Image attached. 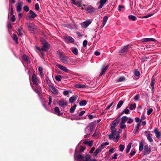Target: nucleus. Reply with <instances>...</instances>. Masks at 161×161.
I'll return each instance as SVG.
<instances>
[{
  "label": "nucleus",
  "mask_w": 161,
  "mask_h": 161,
  "mask_svg": "<svg viewBox=\"0 0 161 161\" xmlns=\"http://www.w3.org/2000/svg\"><path fill=\"white\" fill-rule=\"evenodd\" d=\"M74 157L75 159L77 160L78 161H97L95 159L91 160V157L89 155L83 156L80 155L78 152H76V150H75Z\"/></svg>",
  "instance_id": "f257e3e1"
},
{
  "label": "nucleus",
  "mask_w": 161,
  "mask_h": 161,
  "mask_svg": "<svg viewBox=\"0 0 161 161\" xmlns=\"http://www.w3.org/2000/svg\"><path fill=\"white\" fill-rule=\"evenodd\" d=\"M112 132L111 134L108 136V138L110 139H113V141L117 142L119 139V134H116L115 131H111Z\"/></svg>",
  "instance_id": "f03ea898"
},
{
  "label": "nucleus",
  "mask_w": 161,
  "mask_h": 161,
  "mask_svg": "<svg viewBox=\"0 0 161 161\" xmlns=\"http://www.w3.org/2000/svg\"><path fill=\"white\" fill-rule=\"evenodd\" d=\"M25 25L28 30L31 32H33L37 29V26L33 23H26Z\"/></svg>",
  "instance_id": "7ed1b4c3"
},
{
  "label": "nucleus",
  "mask_w": 161,
  "mask_h": 161,
  "mask_svg": "<svg viewBox=\"0 0 161 161\" xmlns=\"http://www.w3.org/2000/svg\"><path fill=\"white\" fill-rule=\"evenodd\" d=\"M95 127L92 124H90L85 128V133L87 135H89L91 134L94 130Z\"/></svg>",
  "instance_id": "20e7f679"
},
{
  "label": "nucleus",
  "mask_w": 161,
  "mask_h": 161,
  "mask_svg": "<svg viewBox=\"0 0 161 161\" xmlns=\"http://www.w3.org/2000/svg\"><path fill=\"white\" fill-rule=\"evenodd\" d=\"M58 54L59 55V57L60 60L64 63L67 64L68 61V58L63 56L60 52H58Z\"/></svg>",
  "instance_id": "39448f33"
},
{
  "label": "nucleus",
  "mask_w": 161,
  "mask_h": 161,
  "mask_svg": "<svg viewBox=\"0 0 161 161\" xmlns=\"http://www.w3.org/2000/svg\"><path fill=\"white\" fill-rule=\"evenodd\" d=\"M91 19H88L81 24L82 27L83 28H87L92 22Z\"/></svg>",
  "instance_id": "423d86ee"
},
{
  "label": "nucleus",
  "mask_w": 161,
  "mask_h": 161,
  "mask_svg": "<svg viewBox=\"0 0 161 161\" xmlns=\"http://www.w3.org/2000/svg\"><path fill=\"white\" fill-rule=\"evenodd\" d=\"M58 103L59 106L64 108H65L67 105V101L62 99L59 100Z\"/></svg>",
  "instance_id": "0eeeda50"
},
{
  "label": "nucleus",
  "mask_w": 161,
  "mask_h": 161,
  "mask_svg": "<svg viewBox=\"0 0 161 161\" xmlns=\"http://www.w3.org/2000/svg\"><path fill=\"white\" fill-rule=\"evenodd\" d=\"M119 121V119L118 118H117L112 122L111 125V131H115L114 130V128L116 125H118Z\"/></svg>",
  "instance_id": "6e6552de"
},
{
  "label": "nucleus",
  "mask_w": 161,
  "mask_h": 161,
  "mask_svg": "<svg viewBox=\"0 0 161 161\" xmlns=\"http://www.w3.org/2000/svg\"><path fill=\"white\" fill-rule=\"evenodd\" d=\"M23 4V3L21 2H18L16 4L15 7L17 12H20L21 11Z\"/></svg>",
  "instance_id": "1a4fd4ad"
},
{
  "label": "nucleus",
  "mask_w": 161,
  "mask_h": 161,
  "mask_svg": "<svg viewBox=\"0 0 161 161\" xmlns=\"http://www.w3.org/2000/svg\"><path fill=\"white\" fill-rule=\"evenodd\" d=\"M48 88L49 90L53 94H57L58 93V91L54 87L51 85H48Z\"/></svg>",
  "instance_id": "9d476101"
},
{
  "label": "nucleus",
  "mask_w": 161,
  "mask_h": 161,
  "mask_svg": "<svg viewBox=\"0 0 161 161\" xmlns=\"http://www.w3.org/2000/svg\"><path fill=\"white\" fill-rule=\"evenodd\" d=\"M129 45L124 46L122 49L119 51V54L122 55L124 53H126L128 51Z\"/></svg>",
  "instance_id": "9b49d317"
},
{
  "label": "nucleus",
  "mask_w": 161,
  "mask_h": 161,
  "mask_svg": "<svg viewBox=\"0 0 161 161\" xmlns=\"http://www.w3.org/2000/svg\"><path fill=\"white\" fill-rule=\"evenodd\" d=\"M84 6L85 7V10L89 13H92L95 11L94 8L92 6L87 5L86 6L85 5H84Z\"/></svg>",
  "instance_id": "f8f14e48"
},
{
  "label": "nucleus",
  "mask_w": 161,
  "mask_h": 161,
  "mask_svg": "<svg viewBox=\"0 0 161 161\" xmlns=\"http://www.w3.org/2000/svg\"><path fill=\"white\" fill-rule=\"evenodd\" d=\"M56 66L60 69L64 71V72L68 73L69 72V70L67 69V68L61 64H57Z\"/></svg>",
  "instance_id": "ddd939ff"
},
{
  "label": "nucleus",
  "mask_w": 161,
  "mask_h": 161,
  "mask_svg": "<svg viewBox=\"0 0 161 161\" xmlns=\"http://www.w3.org/2000/svg\"><path fill=\"white\" fill-rule=\"evenodd\" d=\"M30 15L29 16L26 18L27 20H30L31 18L33 19L37 16V15L32 10L30 11Z\"/></svg>",
  "instance_id": "4468645a"
},
{
  "label": "nucleus",
  "mask_w": 161,
  "mask_h": 161,
  "mask_svg": "<svg viewBox=\"0 0 161 161\" xmlns=\"http://www.w3.org/2000/svg\"><path fill=\"white\" fill-rule=\"evenodd\" d=\"M32 80L35 86H37L38 85V83L39 82L38 79L36 78V75L33 74L32 76Z\"/></svg>",
  "instance_id": "2eb2a0df"
},
{
  "label": "nucleus",
  "mask_w": 161,
  "mask_h": 161,
  "mask_svg": "<svg viewBox=\"0 0 161 161\" xmlns=\"http://www.w3.org/2000/svg\"><path fill=\"white\" fill-rule=\"evenodd\" d=\"M49 47V45L47 42L43 43V47L41 48L42 51H46L48 50Z\"/></svg>",
  "instance_id": "dca6fc26"
},
{
  "label": "nucleus",
  "mask_w": 161,
  "mask_h": 161,
  "mask_svg": "<svg viewBox=\"0 0 161 161\" xmlns=\"http://www.w3.org/2000/svg\"><path fill=\"white\" fill-rule=\"evenodd\" d=\"M108 1V0H100L99 2L100 5L98 7V9L101 8Z\"/></svg>",
  "instance_id": "f3484780"
},
{
  "label": "nucleus",
  "mask_w": 161,
  "mask_h": 161,
  "mask_svg": "<svg viewBox=\"0 0 161 161\" xmlns=\"http://www.w3.org/2000/svg\"><path fill=\"white\" fill-rule=\"evenodd\" d=\"M144 154L146 155L148 154L151 152V150L150 148L149 147L148 145H146L144 147Z\"/></svg>",
  "instance_id": "a211bd4d"
},
{
  "label": "nucleus",
  "mask_w": 161,
  "mask_h": 161,
  "mask_svg": "<svg viewBox=\"0 0 161 161\" xmlns=\"http://www.w3.org/2000/svg\"><path fill=\"white\" fill-rule=\"evenodd\" d=\"M78 98V97L77 95H74L69 99V102L71 103H72L75 101Z\"/></svg>",
  "instance_id": "6ab92c4d"
},
{
  "label": "nucleus",
  "mask_w": 161,
  "mask_h": 161,
  "mask_svg": "<svg viewBox=\"0 0 161 161\" xmlns=\"http://www.w3.org/2000/svg\"><path fill=\"white\" fill-rule=\"evenodd\" d=\"M108 65H107L106 66H103L101 69V72L100 74V76H102L104 74L107 70V69L108 68Z\"/></svg>",
  "instance_id": "aec40b11"
},
{
  "label": "nucleus",
  "mask_w": 161,
  "mask_h": 161,
  "mask_svg": "<svg viewBox=\"0 0 161 161\" xmlns=\"http://www.w3.org/2000/svg\"><path fill=\"white\" fill-rule=\"evenodd\" d=\"M102 146H99L98 148L95 151L94 154V155L95 156H96L97 154L101 151L102 149H103L102 148L103 147H102Z\"/></svg>",
  "instance_id": "412c9836"
},
{
  "label": "nucleus",
  "mask_w": 161,
  "mask_h": 161,
  "mask_svg": "<svg viewBox=\"0 0 161 161\" xmlns=\"http://www.w3.org/2000/svg\"><path fill=\"white\" fill-rule=\"evenodd\" d=\"M65 39L69 43H73L74 42V39L69 36H66Z\"/></svg>",
  "instance_id": "4be33fe9"
},
{
  "label": "nucleus",
  "mask_w": 161,
  "mask_h": 161,
  "mask_svg": "<svg viewBox=\"0 0 161 161\" xmlns=\"http://www.w3.org/2000/svg\"><path fill=\"white\" fill-rule=\"evenodd\" d=\"M154 132L155 134L156 137L158 138H159L161 136V133L158 131V130L157 128L154 129Z\"/></svg>",
  "instance_id": "5701e85b"
},
{
  "label": "nucleus",
  "mask_w": 161,
  "mask_h": 161,
  "mask_svg": "<svg viewBox=\"0 0 161 161\" xmlns=\"http://www.w3.org/2000/svg\"><path fill=\"white\" fill-rule=\"evenodd\" d=\"M152 136V135L150 133H148L147 135V138L149 142H152L153 141Z\"/></svg>",
  "instance_id": "b1692460"
},
{
  "label": "nucleus",
  "mask_w": 161,
  "mask_h": 161,
  "mask_svg": "<svg viewBox=\"0 0 161 161\" xmlns=\"http://www.w3.org/2000/svg\"><path fill=\"white\" fill-rule=\"evenodd\" d=\"M75 86L78 88H84L86 87V86L85 85H82L79 84H76L75 85Z\"/></svg>",
  "instance_id": "393cba45"
},
{
  "label": "nucleus",
  "mask_w": 161,
  "mask_h": 161,
  "mask_svg": "<svg viewBox=\"0 0 161 161\" xmlns=\"http://www.w3.org/2000/svg\"><path fill=\"white\" fill-rule=\"evenodd\" d=\"M72 52L75 55H77L78 54V50L76 48L72 47L70 48Z\"/></svg>",
  "instance_id": "a878e982"
},
{
  "label": "nucleus",
  "mask_w": 161,
  "mask_h": 161,
  "mask_svg": "<svg viewBox=\"0 0 161 161\" xmlns=\"http://www.w3.org/2000/svg\"><path fill=\"white\" fill-rule=\"evenodd\" d=\"M54 109L55 111L57 113L58 115L60 116L62 114V113H60L59 108L58 107H56Z\"/></svg>",
  "instance_id": "bb28decb"
},
{
  "label": "nucleus",
  "mask_w": 161,
  "mask_h": 161,
  "mask_svg": "<svg viewBox=\"0 0 161 161\" xmlns=\"http://www.w3.org/2000/svg\"><path fill=\"white\" fill-rule=\"evenodd\" d=\"M83 143L86 145H87L90 147H91L92 146V141H85Z\"/></svg>",
  "instance_id": "cd10ccee"
},
{
  "label": "nucleus",
  "mask_w": 161,
  "mask_h": 161,
  "mask_svg": "<svg viewBox=\"0 0 161 161\" xmlns=\"http://www.w3.org/2000/svg\"><path fill=\"white\" fill-rule=\"evenodd\" d=\"M155 40L153 38H145L142 40V42H147L148 41H154Z\"/></svg>",
  "instance_id": "c85d7f7f"
},
{
  "label": "nucleus",
  "mask_w": 161,
  "mask_h": 161,
  "mask_svg": "<svg viewBox=\"0 0 161 161\" xmlns=\"http://www.w3.org/2000/svg\"><path fill=\"white\" fill-rule=\"evenodd\" d=\"M136 104L134 103L130 104L129 105V108L131 110L134 109L136 108Z\"/></svg>",
  "instance_id": "c756f323"
},
{
  "label": "nucleus",
  "mask_w": 161,
  "mask_h": 161,
  "mask_svg": "<svg viewBox=\"0 0 161 161\" xmlns=\"http://www.w3.org/2000/svg\"><path fill=\"white\" fill-rule=\"evenodd\" d=\"M154 81L155 79L152 77L151 79V82L150 83V85L151 86V89L152 90H153L154 89Z\"/></svg>",
  "instance_id": "7c9ffc66"
},
{
  "label": "nucleus",
  "mask_w": 161,
  "mask_h": 161,
  "mask_svg": "<svg viewBox=\"0 0 161 161\" xmlns=\"http://www.w3.org/2000/svg\"><path fill=\"white\" fill-rule=\"evenodd\" d=\"M35 87L36 88H33L35 92L37 93H39L40 91V87L38 85L37 86H35Z\"/></svg>",
  "instance_id": "2f4dec72"
},
{
  "label": "nucleus",
  "mask_w": 161,
  "mask_h": 161,
  "mask_svg": "<svg viewBox=\"0 0 161 161\" xmlns=\"http://www.w3.org/2000/svg\"><path fill=\"white\" fill-rule=\"evenodd\" d=\"M87 102L85 100L81 101L79 103V105L80 106H84L86 105Z\"/></svg>",
  "instance_id": "473e14b6"
},
{
  "label": "nucleus",
  "mask_w": 161,
  "mask_h": 161,
  "mask_svg": "<svg viewBox=\"0 0 161 161\" xmlns=\"http://www.w3.org/2000/svg\"><path fill=\"white\" fill-rule=\"evenodd\" d=\"M128 118L126 116H124L122 117L121 119V122L125 123L127 120Z\"/></svg>",
  "instance_id": "72a5a7b5"
},
{
  "label": "nucleus",
  "mask_w": 161,
  "mask_h": 161,
  "mask_svg": "<svg viewBox=\"0 0 161 161\" xmlns=\"http://www.w3.org/2000/svg\"><path fill=\"white\" fill-rule=\"evenodd\" d=\"M132 143H130L128 145L126 149V153H128L130 149Z\"/></svg>",
  "instance_id": "f704fd0d"
},
{
  "label": "nucleus",
  "mask_w": 161,
  "mask_h": 161,
  "mask_svg": "<svg viewBox=\"0 0 161 161\" xmlns=\"http://www.w3.org/2000/svg\"><path fill=\"white\" fill-rule=\"evenodd\" d=\"M23 59L25 61L27 62V63L29 61V58L28 56L26 55H24L22 56Z\"/></svg>",
  "instance_id": "c9c22d12"
},
{
  "label": "nucleus",
  "mask_w": 161,
  "mask_h": 161,
  "mask_svg": "<svg viewBox=\"0 0 161 161\" xmlns=\"http://www.w3.org/2000/svg\"><path fill=\"white\" fill-rule=\"evenodd\" d=\"M125 80V77L124 76H121L117 80L118 82H121L124 81Z\"/></svg>",
  "instance_id": "e433bc0d"
},
{
  "label": "nucleus",
  "mask_w": 161,
  "mask_h": 161,
  "mask_svg": "<svg viewBox=\"0 0 161 161\" xmlns=\"http://www.w3.org/2000/svg\"><path fill=\"white\" fill-rule=\"evenodd\" d=\"M119 125L120 128L121 129H123L126 128V126L125 123L120 122Z\"/></svg>",
  "instance_id": "4c0bfd02"
},
{
  "label": "nucleus",
  "mask_w": 161,
  "mask_h": 161,
  "mask_svg": "<svg viewBox=\"0 0 161 161\" xmlns=\"http://www.w3.org/2000/svg\"><path fill=\"white\" fill-rule=\"evenodd\" d=\"M128 18L130 19H131L133 21L135 20L136 19V17L135 16L133 15H129L128 16Z\"/></svg>",
  "instance_id": "58836bf2"
},
{
  "label": "nucleus",
  "mask_w": 161,
  "mask_h": 161,
  "mask_svg": "<svg viewBox=\"0 0 161 161\" xmlns=\"http://www.w3.org/2000/svg\"><path fill=\"white\" fill-rule=\"evenodd\" d=\"M123 102L122 101H120L117 106V108H120L123 103Z\"/></svg>",
  "instance_id": "ea45409f"
},
{
  "label": "nucleus",
  "mask_w": 161,
  "mask_h": 161,
  "mask_svg": "<svg viewBox=\"0 0 161 161\" xmlns=\"http://www.w3.org/2000/svg\"><path fill=\"white\" fill-rule=\"evenodd\" d=\"M76 106L75 105H74L73 106L71 107L70 109V112L71 113H73L75 109Z\"/></svg>",
  "instance_id": "a19ab883"
},
{
  "label": "nucleus",
  "mask_w": 161,
  "mask_h": 161,
  "mask_svg": "<svg viewBox=\"0 0 161 161\" xmlns=\"http://www.w3.org/2000/svg\"><path fill=\"white\" fill-rule=\"evenodd\" d=\"M72 3L74 5H77L79 7H81V3L79 2H75V1H73Z\"/></svg>",
  "instance_id": "79ce46f5"
},
{
  "label": "nucleus",
  "mask_w": 161,
  "mask_h": 161,
  "mask_svg": "<svg viewBox=\"0 0 161 161\" xmlns=\"http://www.w3.org/2000/svg\"><path fill=\"white\" fill-rule=\"evenodd\" d=\"M108 19V17L107 16H105L103 18V27L105 25L107 20Z\"/></svg>",
  "instance_id": "37998d69"
},
{
  "label": "nucleus",
  "mask_w": 161,
  "mask_h": 161,
  "mask_svg": "<svg viewBox=\"0 0 161 161\" xmlns=\"http://www.w3.org/2000/svg\"><path fill=\"white\" fill-rule=\"evenodd\" d=\"M55 79L57 81H59L61 80V76L60 75H57L55 77Z\"/></svg>",
  "instance_id": "c03bdc74"
},
{
  "label": "nucleus",
  "mask_w": 161,
  "mask_h": 161,
  "mask_svg": "<svg viewBox=\"0 0 161 161\" xmlns=\"http://www.w3.org/2000/svg\"><path fill=\"white\" fill-rule=\"evenodd\" d=\"M119 150L121 152H123L125 148V146L124 145H120L119 147Z\"/></svg>",
  "instance_id": "a18cd8bd"
},
{
  "label": "nucleus",
  "mask_w": 161,
  "mask_h": 161,
  "mask_svg": "<svg viewBox=\"0 0 161 161\" xmlns=\"http://www.w3.org/2000/svg\"><path fill=\"white\" fill-rule=\"evenodd\" d=\"M18 34L19 36H21L22 35V30L21 29H19L18 30Z\"/></svg>",
  "instance_id": "49530a36"
},
{
  "label": "nucleus",
  "mask_w": 161,
  "mask_h": 161,
  "mask_svg": "<svg viewBox=\"0 0 161 161\" xmlns=\"http://www.w3.org/2000/svg\"><path fill=\"white\" fill-rule=\"evenodd\" d=\"M140 122H139L136 125V129H135V133L136 132L139 130V128L140 127Z\"/></svg>",
  "instance_id": "de8ad7c7"
},
{
  "label": "nucleus",
  "mask_w": 161,
  "mask_h": 161,
  "mask_svg": "<svg viewBox=\"0 0 161 161\" xmlns=\"http://www.w3.org/2000/svg\"><path fill=\"white\" fill-rule=\"evenodd\" d=\"M143 149V144L142 142H141L139 144V150L142 151Z\"/></svg>",
  "instance_id": "09e8293b"
},
{
  "label": "nucleus",
  "mask_w": 161,
  "mask_h": 161,
  "mask_svg": "<svg viewBox=\"0 0 161 161\" xmlns=\"http://www.w3.org/2000/svg\"><path fill=\"white\" fill-rule=\"evenodd\" d=\"M134 75L136 76H139L140 75V72L137 70H135L134 72Z\"/></svg>",
  "instance_id": "8fccbe9b"
},
{
  "label": "nucleus",
  "mask_w": 161,
  "mask_h": 161,
  "mask_svg": "<svg viewBox=\"0 0 161 161\" xmlns=\"http://www.w3.org/2000/svg\"><path fill=\"white\" fill-rule=\"evenodd\" d=\"M129 110L128 109V108L127 107L126 108L124 109L123 112V114L125 113V114H128L129 113Z\"/></svg>",
  "instance_id": "3c124183"
},
{
  "label": "nucleus",
  "mask_w": 161,
  "mask_h": 161,
  "mask_svg": "<svg viewBox=\"0 0 161 161\" xmlns=\"http://www.w3.org/2000/svg\"><path fill=\"white\" fill-rule=\"evenodd\" d=\"M13 39L16 42V43H18V37L15 35H14L13 36Z\"/></svg>",
  "instance_id": "603ef678"
},
{
  "label": "nucleus",
  "mask_w": 161,
  "mask_h": 161,
  "mask_svg": "<svg viewBox=\"0 0 161 161\" xmlns=\"http://www.w3.org/2000/svg\"><path fill=\"white\" fill-rule=\"evenodd\" d=\"M109 144L108 142H106L104 143H103L101 144V145H100V146H102V147H103L102 148H104L105 146Z\"/></svg>",
  "instance_id": "864d4df0"
},
{
  "label": "nucleus",
  "mask_w": 161,
  "mask_h": 161,
  "mask_svg": "<svg viewBox=\"0 0 161 161\" xmlns=\"http://www.w3.org/2000/svg\"><path fill=\"white\" fill-rule=\"evenodd\" d=\"M153 109L152 108H150L147 110V113L148 115H150L152 112Z\"/></svg>",
  "instance_id": "5fc2aeb1"
},
{
  "label": "nucleus",
  "mask_w": 161,
  "mask_h": 161,
  "mask_svg": "<svg viewBox=\"0 0 161 161\" xmlns=\"http://www.w3.org/2000/svg\"><path fill=\"white\" fill-rule=\"evenodd\" d=\"M38 70L39 71L41 75H42L43 73H42V68L41 67H39L38 68Z\"/></svg>",
  "instance_id": "6e6d98bb"
},
{
  "label": "nucleus",
  "mask_w": 161,
  "mask_h": 161,
  "mask_svg": "<svg viewBox=\"0 0 161 161\" xmlns=\"http://www.w3.org/2000/svg\"><path fill=\"white\" fill-rule=\"evenodd\" d=\"M139 95H136L134 97V100L135 101H138L139 100Z\"/></svg>",
  "instance_id": "4d7b16f0"
},
{
  "label": "nucleus",
  "mask_w": 161,
  "mask_h": 161,
  "mask_svg": "<svg viewBox=\"0 0 161 161\" xmlns=\"http://www.w3.org/2000/svg\"><path fill=\"white\" fill-rule=\"evenodd\" d=\"M135 121L136 122L139 123L141 122V120L140 119V118L138 117H136L135 118Z\"/></svg>",
  "instance_id": "13d9d810"
},
{
  "label": "nucleus",
  "mask_w": 161,
  "mask_h": 161,
  "mask_svg": "<svg viewBox=\"0 0 161 161\" xmlns=\"http://www.w3.org/2000/svg\"><path fill=\"white\" fill-rule=\"evenodd\" d=\"M35 8L36 10L38 11L39 9V5L38 3H36L35 5Z\"/></svg>",
  "instance_id": "bf43d9fd"
},
{
  "label": "nucleus",
  "mask_w": 161,
  "mask_h": 161,
  "mask_svg": "<svg viewBox=\"0 0 161 161\" xmlns=\"http://www.w3.org/2000/svg\"><path fill=\"white\" fill-rule=\"evenodd\" d=\"M24 10L26 12H28L29 10V7L27 6H25L24 7Z\"/></svg>",
  "instance_id": "052dcab7"
},
{
  "label": "nucleus",
  "mask_w": 161,
  "mask_h": 161,
  "mask_svg": "<svg viewBox=\"0 0 161 161\" xmlns=\"http://www.w3.org/2000/svg\"><path fill=\"white\" fill-rule=\"evenodd\" d=\"M69 93V92L67 90L64 91L63 92V94L64 96H66L68 95Z\"/></svg>",
  "instance_id": "680f3d73"
},
{
  "label": "nucleus",
  "mask_w": 161,
  "mask_h": 161,
  "mask_svg": "<svg viewBox=\"0 0 161 161\" xmlns=\"http://www.w3.org/2000/svg\"><path fill=\"white\" fill-rule=\"evenodd\" d=\"M153 15V14H148L147 15H145L143 17V18H147L149 17H150L151 16H152Z\"/></svg>",
  "instance_id": "e2e57ef3"
},
{
  "label": "nucleus",
  "mask_w": 161,
  "mask_h": 161,
  "mask_svg": "<svg viewBox=\"0 0 161 161\" xmlns=\"http://www.w3.org/2000/svg\"><path fill=\"white\" fill-rule=\"evenodd\" d=\"M87 42L86 40H84L83 41V46H84V47H86L87 45Z\"/></svg>",
  "instance_id": "0e129e2a"
},
{
  "label": "nucleus",
  "mask_w": 161,
  "mask_h": 161,
  "mask_svg": "<svg viewBox=\"0 0 161 161\" xmlns=\"http://www.w3.org/2000/svg\"><path fill=\"white\" fill-rule=\"evenodd\" d=\"M118 10L119 11H121V8H124V6H121V5H119V6H118Z\"/></svg>",
  "instance_id": "69168bd1"
},
{
  "label": "nucleus",
  "mask_w": 161,
  "mask_h": 161,
  "mask_svg": "<svg viewBox=\"0 0 161 161\" xmlns=\"http://www.w3.org/2000/svg\"><path fill=\"white\" fill-rule=\"evenodd\" d=\"M95 150V148L94 147H92L90 151V153H92Z\"/></svg>",
  "instance_id": "338daca9"
},
{
  "label": "nucleus",
  "mask_w": 161,
  "mask_h": 161,
  "mask_svg": "<svg viewBox=\"0 0 161 161\" xmlns=\"http://www.w3.org/2000/svg\"><path fill=\"white\" fill-rule=\"evenodd\" d=\"M98 134V132L97 130H96L95 132L93 134L92 136L94 137L97 136Z\"/></svg>",
  "instance_id": "774afa93"
}]
</instances>
